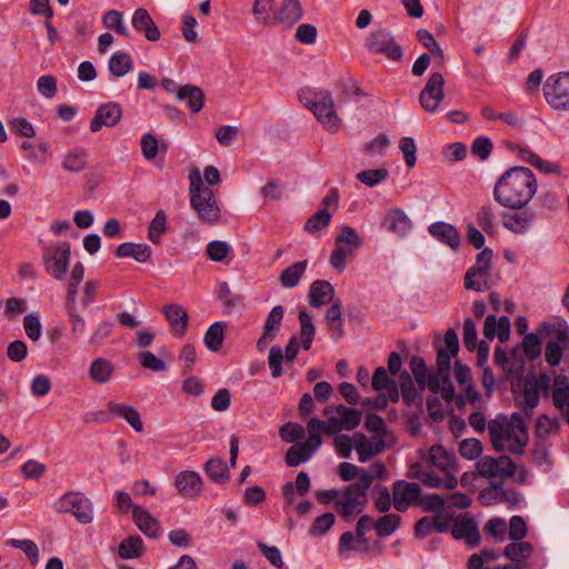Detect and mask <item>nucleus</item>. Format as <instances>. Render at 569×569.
I'll list each match as a JSON object with an SVG mask.
<instances>
[{
	"mask_svg": "<svg viewBox=\"0 0 569 569\" xmlns=\"http://www.w3.org/2000/svg\"><path fill=\"white\" fill-rule=\"evenodd\" d=\"M103 26L107 29L113 30L117 33L124 36L127 38L130 37L129 29L123 23V16L118 10H109L104 13L102 18Z\"/></svg>",
	"mask_w": 569,
	"mask_h": 569,
	"instance_id": "49530a36",
	"label": "nucleus"
},
{
	"mask_svg": "<svg viewBox=\"0 0 569 569\" xmlns=\"http://www.w3.org/2000/svg\"><path fill=\"white\" fill-rule=\"evenodd\" d=\"M56 512L70 513L81 525L93 521V503L80 491H68L63 493L53 505Z\"/></svg>",
	"mask_w": 569,
	"mask_h": 569,
	"instance_id": "20e7f679",
	"label": "nucleus"
},
{
	"mask_svg": "<svg viewBox=\"0 0 569 569\" xmlns=\"http://www.w3.org/2000/svg\"><path fill=\"white\" fill-rule=\"evenodd\" d=\"M459 452L461 457L468 460H475L480 457L482 452V445L480 440L470 438L460 442Z\"/></svg>",
	"mask_w": 569,
	"mask_h": 569,
	"instance_id": "338daca9",
	"label": "nucleus"
},
{
	"mask_svg": "<svg viewBox=\"0 0 569 569\" xmlns=\"http://www.w3.org/2000/svg\"><path fill=\"white\" fill-rule=\"evenodd\" d=\"M166 229H167L166 212L163 210H159L149 224V228H148L149 240L154 244H159L161 242V236L166 232Z\"/></svg>",
	"mask_w": 569,
	"mask_h": 569,
	"instance_id": "a18cd8bd",
	"label": "nucleus"
},
{
	"mask_svg": "<svg viewBox=\"0 0 569 569\" xmlns=\"http://www.w3.org/2000/svg\"><path fill=\"white\" fill-rule=\"evenodd\" d=\"M113 371V365L109 360L98 358L90 365L89 377L97 383H107L111 379Z\"/></svg>",
	"mask_w": 569,
	"mask_h": 569,
	"instance_id": "72a5a7b5",
	"label": "nucleus"
},
{
	"mask_svg": "<svg viewBox=\"0 0 569 569\" xmlns=\"http://www.w3.org/2000/svg\"><path fill=\"white\" fill-rule=\"evenodd\" d=\"M133 68V60L129 53L123 51L114 52L109 60V71L116 78L123 77Z\"/></svg>",
	"mask_w": 569,
	"mask_h": 569,
	"instance_id": "c9c22d12",
	"label": "nucleus"
},
{
	"mask_svg": "<svg viewBox=\"0 0 569 569\" xmlns=\"http://www.w3.org/2000/svg\"><path fill=\"white\" fill-rule=\"evenodd\" d=\"M509 425L508 417L503 413H499L488 422L490 441L497 452H503L506 449L503 441H511L515 437Z\"/></svg>",
	"mask_w": 569,
	"mask_h": 569,
	"instance_id": "dca6fc26",
	"label": "nucleus"
},
{
	"mask_svg": "<svg viewBox=\"0 0 569 569\" xmlns=\"http://www.w3.org/2000/svg\"><path fill=\"white\" fill-rule=\"evenodd\" d=\"M483 335L489 340L498 337L501 342L507 341L510 335L509 318L507 316H501L498 319L495 315L487 316L483 326Z\"/></svg>",
	"mask_w": 569,
	"mask_h": 569,
	"instance_id": "5701e85b",
	"label": "nucleus"
},
{
	"mask_svg": "<svg viewBox=\"0 0 569 569\" xmlns=\"http://www.w3.org/2000/svg\"><path fill=\"white\" fill-rule=\"evenodd\" d=\"M567 397H569L568 378L563 375H558L555 378V390L552 393V399L555 406L559 410H563Z\"/></svg>",
	"mask_w": 569,
	"mask_h": 569,
	"instance_id": "8fccbe9b",
	"label": "nucleus"
},
{
	"mask_svg": "<svg viewBox=\"0 0 569 569\" xmlns=\"http://www.w3.org/2000/svg\"><path fill=\"white\" fill-rule=\"evenodd\" d=\"M108 411L113 417L124 419L134 431L141 432L143 430V423L140 418V413L132 406L109 401Z\"/></svg>",
	"mask_w": 569,
	"mask_h": 569,
	"instance_id": "bb28decb",
	"label": "nucleus"
},
{
	"mask_svg": "<svg viewBox=\"0 0 569 569\" xmlns=\"http://www.w3.org/2000/svg\"><path fill=\"white\" fill-rule=\"evenodd\" d=\"M122 116V109L117 102L101 104L90 122L91 132H98L103 126L114 127Z\"/></svg>",
	"mask_w": 569,
	"mask_h": 569,
	"instance_id": "a211bd4d",
	"label": "nucleus"
},
{
	"mask_svg": "<svg viewBox=\"0 0 569 569\" xmlns=\"http://www.w3.org/2000/svg\"><path fill=\"white\" fill-rule=\"evenodd\" d=\"M23 329L26 336L32 340L37 341L41 337L42 326L40 322V317L37 313H28L23 318Z\"/></svg>",
	"mask_w": 569,
	"mask_h": 569,
	"instance_id": "bf43d9fd",
	"label": "nucleus"
},
{
	"mask_svg": "<svg viewBox=\"0 0 569 569\" xmlns=\"http://www.w3.org/2000/svg\"><path fill=\"white\" fill-rule=\"evenodd\" d=\"M167 320L172 327L174 337L181 338L186 335L188 328L189 316L187 310L180 305H168L162 309Z\"/></svg>",
	"mask_w": 569,
	"mask_h": 569,
	"instance_id": "412c9836",
	"label": "nucleus"
},
{
	"mask_svg": "<svg viewBox=\"0 0 569 569\" xmlns=\"http://www.w3.org/2000/svg\"><path fill=\"white\" fill-rule=\"evenodd\" d=\"M179 101L187 100L191 113H198L204 104V92L201 88L192 84L180 86L177 90Z\"/></svg>",
	"mask_w": 569,
	"mask_h": 569,
	"instance_id": "cd10ccee",
	"label": "nucleus"
},
{
	"mask_svg": "<svg viewBox=\"0 0 569 569\" xmlns=\"http://www.w3.org/2000/svg\"><path fill=\"white\" fill-rule=\"evenodd\" d=\"M535 173L526 167L517 166L508 169L496 182L493 198L502 207L522 209L537 192Z\"/></svg>",
	"mask_w": 569,
	"mask_h": 569,
	"instance_id": "f257e3e1",
	"label": "nucleus"
},
{
	"mask_svg": "<svg viewBox=\"0 0 569 569\" xmlns=\"http://www.w3.org/2000/svg\"><path fill=\"white\" fill-rule=\"evenodd\" d=\"M131 23L138 32H143L147 40L157 41L160 39V30L146 9H137L133 12Z\"/></svg>",
	"mask_w": 569,
	"mask_h": 569,
	"instance_id": "4be33fe9",
	"label": "nucleus"
},
{
	"mask_svg": "<svg viewBox=\"0 0 569 569\" xmlns=\"http://www.w3.org/2000/svg\"><path fill=\"white\" fill-rule=\"evenodd\" d=\"M331 213L328 209H319L313 213L305 223V231L308 233H315L329 226L331 221Z\"/></svg>",
	"mask_w": 569,
	"mask_h": 569,
	"instance_id": "09e8293b",
	"label": "nucleus"
},
{
	"mask_svg": "<svg viewBox=\"0 0 569 569\" xmlns=\"http://www.w3.org/2000/svg\"><path fill=\"white\" fill-rule=\"evenodd\" d=\"M336 243L349 247V251L352 252L362 246V240L352 227L343 226L341 233L336 237Z\"/></svg>",
	"mask_w": 569,
	"mask_h": 569,
	"instance_id": "603ef678",
	"label": "nucleus"
},
{
	"mask_svg": "<svg viewBox=\"0 0 569 569\" xmlns=\"http://www.w3.org/2000/svg\"><path fill=\"white\" fill-rule=\"evenodd\" d=\"M428 231L436 240L453 250H457L461 244V236L451 223L437 221L428 227Z\"/></svg>",
	"mask_w": 569,
	"mask_h": 569,
	"instance_id": "6ab92c4d",
	"label": "nucleus"
},
{
	"mask_svg": "<svg viewBox=\"0 0 569 569\" xmlns=\"http://www.w3.org/2000/svg\"><path fill=\"white\" fill-rule=\"evenodd\" d=\"M139 361L142 368L149 369L154 372H161L167 370L166 362L150 351L140 352Z\"/></svg>",
	"mask_w": 569,
	"mask_h": 569,
	"instance_id": "774afa93",
	"label": "nucleus"
},
{
	"mask_svg": "<svg viewBox=\"0 0 569 569\" xmlns=\"http://www.w3.org/2000/svg\"><path fill=\"white\" fill-rule=\"evenodd\" d=\"M302 17V8L299 0H283L274 18L279 23L293 24Z\"/></svg>",
	"mask_w": 569,
	"mask_h": 569,
	"instance_id": "c756f323",
	"label": "nucleus"
},
{
	"mask_svg": "<svg viewBox=\"0 0 569 569\" xmlns=\"http://www.w3.org/2000/svg\"><path fill=\"white\" fill-rule=\"evenodd\" d=\"M382 224L387 230L392 231L400 237L407 236L412 228L411 220L406 212L399 208L390 210L386 214Z\"/></svg>",
	"mask_w": 569,
	"mask_h": 569,
	"instance_id": "a878e982",
	"label": "nucleus"
},
{
	"mask_svg": "<svg viewBox=\"0 0 569 569\" xmlns=\"http://www.w3.org/2000/svg\"><path fill=\"white\" fill-rule=\"evenodd\" d=\"M533 547L527 541H513L503 549V556L510 559L512 562L523 565L526 567V560L531 556Z\"/></svg>",
	"mask_w": 569,
	"mask_h": 569,
	"instance_id": "7c9ffc66",
	"label": "nucleus"
},
{
	"mask_svg": "<svg viewBox=\"0 0 569 569\" xmlns=\"http://www.w3.org/2000/svg\"><path fill=\"white\" fill-rule=\"evenodd\" d=\"M538 332L541 338H548L545 348V359L551 367H557L562 360L565 350L569 349V326L565 320L543 322Z\"/></svg>",
	"mask_w": 569,
	"mask_h": 569,
	"instance_id": "7ed1b4c3",
	"label": "nucleus"
},
{
	"mask_svg": "<svg viewBox=\"0 0 569 569\" xmlns=\"http://www.w3.org/2000/svg\"><path fill=\"white\" fill-rule=\"evenodd\" d=\"M133 521L138 528L150 538H158L161 535V527L159 521L150 515L144 508L133 506L132 513Z\"/></svg>",
	"mask_w": 569,
	"mask_h": 569,
	"instance_id": "393cba45",
	"label": "nucleus"
},
{
	"mask_svg": "<svg viewBox=\"0 0 569 569\" xmlns=\"http://www.w3.org/2000/svg\"><path fill=\"white\" fill-rule=\"evenodd\" d=\"M308 261H297L286 268L280 277V283L283 288L291 289L296 287L307 269Z\"/></svg>",
	"mask_w": 569,
	"mask_h": 569,
	"instance_id": "473e14b6",
	"label": "nucleus"
},
{
	"mask_svg": "<svg viewBox=\"0 0 569 569\" xmlns=\"http://www.w3.org/2000/svg\"><path fill=\"white\" fill-rule=\"evenodd\" d=\"M547 103L557 111H569V72L553 73L543 84Z\"/></svg>",
	"mask_w": 569,
	"mask_h": 569,
	"instance_id": "423d86ee",
	"label": "nucleus"
},
{
	"mask_svg": "<svg viewBox=\"0 0 569 569\" xmlns=\"http://www.w3.org/2000/svg\"><path fill=\"white\" fill-rule=\"evenodd\" d=\"M445 79L440 72H432L419 96L421 107L427 112H435L445 98Z\"/></svg>",
	"mask_w": 569,
	"mask_h": 569,
	"instance_id": "9b49d317",
	"label": "nucleus"
},
{
	"mask_svg": "<svg viewBox=\"0 0 569 569\" xmlns=\"http://www.w3.org/2000/svg\"><path fill=\"white\" fill-rule=\"evenodd\" d=\"M372 518L368 515H363L359 518L356 527V536L351 531H346L340 536L339 539V552L345 553L349 550L367 551L368 539L366 532L370 529Z\"/></svg>",
	"mask_w": 569,
	"mask_h": 569,
	"instance_id": "1a4fd4ad",
	"label": "nucleus"
},
{
	"mask_svg": "<svg viewBox=\"0 0 569 569\" xmlns=\"http://www.w3.org/2000/svg\"><path fill=\"white\" fill-rule=\"evenodd\" d=\"M456 540H463L465 543L475 548L480 542V532L477 522L467 513L460 515L450 528Z\"/></svg>",
	"mask_w": 569,
	"mask_h": 569,
	"instance_id": "f8f14e48",
	"label": "nucleus"
},
{
	"mask_svg": "<svg viewBox=\"0 0 569 569\" xmlns=\"http://www.w3.org/2000/svg\"><path fill=\"white\" fill-rule=\"evenodd\" d=\"M393 507L399 512H405L408 507L416 502L421 489L418 483L397 480L392 486Z\"/></svg>",
	"mask_w": 569,
	"mask_h": 569,
	"instance_id": "4468645a",
	"label": "nucleus"
},
{
	"mask_svg": "<svg viewBox=\"0 0 569 569\" xmlns=\"http://www.w3.org/2000/svg\"><path fill=\"white\" fill-rule=\"evenodd\" d=\"M367 47L370 52L385 54L388 59L395 61L400 60L403 56L400 44L386 30L372 32L368 38Z\"/></svg>",
	"mask_w": 569,
	"mask_h": 569,
	"instance_id": "9d476101",
	"label": "nucleus"
},
{
	"mask_svg": "<svg viewBox=\"0 0 569 569\" xmlns=\"http://www.w3.org/2000/svg\"><path fill=\"white\" fill-rule=\"evenodd\" d=\"M375 507L379 512H387L391 507V498L387 487L376 485L372 489Z\"/></svg>",
	"mask_w": 569,
	"mask_h": 569,
	"instance_id": "0e129e2a",
	"label": "nucleus"
},
{
	"mask_svg": "<svg viewBox=\"0 0 569 569\" xmlns=\"http://www.w3.org/2000/svg\"><path fill=\"white\" fill-rule=\"evenodd\" d=\"M70 254L71 246L68 241L44 246L41 254L44 270L57 280L66 279Z\"/></svg>",
	"mask_w": 569,
	"mask_h": 569,
	"instance_id": "39448f33",
	"label": "nucleus"
},
{
	"mask_svg": "<svg viewBox=\"0 0 569 569\" xmlns=\"http://www.w3.org/2000/svg\"><path fill=\"white\" fill-rule=\"evenodd\" d=\"M386 448L385 440L382 437H372L363 448H357L358 459L360 462H367L375 456L381 453Z\"/></svg>",
	"mask_w": 569,
	"mask_h": 569,
	"instance_id": "de8ad7c7",
	"label": "nucleus"
},
{
	"mask_svg": "<svg viewBox=\"0 0 569 569\" xmlns=\"http://www.w3.org/2000/svg\"><path fill=\"white\" fill-rule=\"evenodd\" d=\"M493 252L490 248H483L476 258V264L470 267L465 276V288L483 292L489 289L488 278L491 268Z\"/></svg>",
	"mask_w": 569,
	"mask_h": 569,
	"instance_id": "6e6552de",
	"label": "nucleus"
},
{
	"mask_svg": "<svg viewBox=\"0 0 569 569\" xmlns=\"http://www.w3.org/2000/svg\"><path fill=\"white\" fill-rule=\"evenodd\" d=\"M299 352L298 339L296 336H292L284 349V353L281 348L278 346H272L269 350V367L271 369V376L273 378H278L282 375V361L286 359L289 362H292Z\"/></svg>",
	"mask_w": 569,
	"mask_h": 569,
	"instance_id": "2eb2a0df",
	"label": "nucleus"
},
{
	"mask_svg": "<svg viewBox=\"0 0 569 569\" xmlns=\"http://www.w3.org/2000/svg\"><path fill=\"white\" fill-rule=\"evenodd\" d=\"M8 546L16 547L23 551V553L28 557V559L32 563H37L39 560V549L38 546L29 539L24 540H18V539H10L6 542Z\"/></svg>",
	"mask_w": 569,
	"mask_h": 569,
	"instance_id": "680f3d73",
	"label": "nucleus"
},
{
	"mask_svg": "<svg viewBox=\"0 0 569 569\" xmlns=\"http://www.w3.org/2000/svg\"><path fill=\"white\" fill-rule=\"evenodd\" d=\"M151 248L146 243L123 242L116 249L118 258L131 257L138 262H146L151 257Z\"/></svg>",
	"mask_w": 569,
	"mask_h": 569,
	"instance_id": "c85d7f7f",
	"label": "nucleus"
},
{
	"mask_svg": "<svg viewBox=\"0 0 569 569\" xmlns=\"http://www.w3.org/2000/svg\"><path fill=\"white\" fill-rule=\"evenodd\" d=\"M21 149L23 151H29L27 156L28 159L40 163H44L49 158V143L43 140H40L37 144L23 141L21 143Z\"/></svg>",
	"mask_w": 569,
	"mask_h": 569,
	"instance_id": "c03bdc74",
	"label": "nucleus"
},
{
	"mask_svg": "<svg viewBox=\"0 0 569 569\" xmlns=\"http://www.w3.org/2000/svg\"><path fill=\"white\" fill-rule=\"evenodd\" d=\"M410 370L416 379V382L419 386V389L422 391L426 389V378L428 375L427 363L426 361L418 356H412L409 362Z\"/></svg>",
	"mask_w": 569,
	"mask_h": 569,
	"instance_id": "5fc2aeb1",
	"label": "nucleus"
},
{
	"mask_svg": "<svg viewBox=\"0 0 569 569\" xmlns=\"http://www.w3.org/2000/svg\"><path fill=\"white\" fill-rule=\"evenodd\" d=\"M341 499L335 501L336 510L345 521H350L353 513H361L367 505V500L356 495L348 488H345Z\"/></svg>",
	"mask_w": 569,
	"mask_h": 569,
	"instance_id": "f3484780",
	"label": "nucleus"
},
{
	"mask_svg": "<svg viewBox=\"0 0 569 569\" xmlns=\"http://www.w3.org/2000/svg\"><path fill=\"white\" fill-rule=\"evenodd\" d=\"M477 325L470 317L465 319L462 340L466 349L470 352L477 348Z\"/></svg>",
	"mask_w": 569,
	"mask_h": 569,
	"instance_id": "69168bd1",
	"label": "nucleus"
},
{
	"mask_svg": "<svg viewBox=\"0 0 569 569\" xmlns=\"http://www.w3.org/2000/svg\"><path fill=\"white\" fill-rule=\"evenodd\" d=\"M307 429L319 430L327 435H336L343 429L340 418L330 416L328 421L320 420L318 418H311L307 422Z\"/></svg>",
	"mask_w": 569,
	"mask_h": 569,
	"instance_id": "37998d69",
	"label": "nucleus"
},
{
	"mask_svg": "<svg viewBox=\"0 0 569 569\" xmlns=\"http://www.w3.org/2000/svg\"><path fill=\"white\" fill-rule=\"evenodd\" d=\"M479 476L490 479L499 476V462L497 458L490 456L481 457L477 462Z\"/></svg>",
	"mask_w": 569,
	"mask_h": 569,
	"instance_id": "6e6d98bb",
	"label": "nucleus"
},
{
	"mask_svg": "<svg viewBox=\"0 0 569 569\" xmlns=\"http://www.w3.org/2000/svg\"><path fill=\"white\" fill-rule=\"evenodd\" d=\"M226 323L217 321L211 325L204 333L203 343L212 352H217L221 349L224 338Z\"/></svg>",
	"mask_w": 569,
	"mask_h": 569,
	"instance_id": "e433bc0d",
	"label": "nucleus"
},
{
	"mask_svg": "<svg viewBox=\"0 0 569 569\" xmlns=\"http://www.w3.org/2000/svg\"><path fill=\"white\" fill-rule=\"evenodd\" d=\"M357 481L347 488L353 491L356 495L367 500V491L375 480V476L371 472L361 468L359 475L356 477Z\"/></svg>",
	"mask_w": 569,
	"mask_h": 569,
	"instance_id": "3c124183",
	"label": "nucleus"
},
{
	"mask_svg": "<svg viewBox=\"0 0 569 569\" xmlns=\"http://www.w3.org/2000/svg\"><path fill=\"white\" fill-rule=\"evenodd\" d=\"M305 106L309 108L317 120L322 126L331 131L336 132L339 128L340 119L335 111V102L329 92H317L313 97L305 102Z\"/></svg>",
	"mask_w": 569,
	"mask_h": 569,
	"instance_id": "0eeeda50",
	"label": "nucleus"
},
{
	"mask_svg": "<svg viewBox=\"0 0 569 569\" xmlns=\"http://www.w3.org/2000/svg\"><path fill=\"white\" fill-rule=\"evenodd\" d=\"M144 552L143 540L139 536H130L123 539L118 547V555L122 559L139 558Z\"/></svg>",
	"mask_w": 569,
	"mask_h": 569,
	"instance_id": "f704fd0d",
	"label": "nucleus"
},
{
	"mask_svg": "<svg viewBox=\"0 0 569 569\" xmlns=\"http://www.w3.org/2000/svg\"><path fill=\"white\" fill-rule=\"evenodd\" d=\"M539 336L540 335L533 332L525 335L522 342L512 349L511 356L516 357L517 351L521 349L529 360L533 361L538 359L542 351L541 339Z\"/></svg>",
	"mask_w": 569,
	"mask_h": 569,
	"instance_id": "2f4dec72",
	"label": "nucleus"
},
{
	"mask_svg": "<svg viewBox=\"0 0 569 569\" xmlns=\"http://www.w3.org/2000/svg\"><path fill=\"white\" fill-rule=\"evenodd\" d=\"M559 428L557 419H550L547 415H540L536 422V437L545 439Z\"/></svg>",
	"mask_w": 569,
	"mask_h": 569,
	"instance_id": "052dcab7",
	"label": "nucleus"
},
{
	"mask_svg": "<svg viewBox=\"0 0 569 569\" xmlns=\"http://www.w3.org/2000/svg\"><path fill=\"white\" fill-rule=\"evenodd\" d=\"M88 163V153L83 149L69 151L62 161V168L69 172H81Z\"/></svg>",
	"mask_w": 569,
	"mask_h": 569,
	"instance_id": "58836bf2",
	"label": "nucleus"
},
{
	"mask_svg": "<svg viewBox=\"0 0 569 569\" xmlns=\"http://www.w3.org/2000/svg\"><path fill=\"white\" fill-rule=\"evenodd\" d=\"M401 517L396 513H387L378 518L373 525L377 535L381 538L392 535L400 526Z\"/></svg>",
	"mask_w": 569,
	"mask_h": 569,
	"instance_id": "a19ab883",
	"label": "nucleus"
},
{
	"mask_svg": "<svg viewBox=\"0 0 569 569\" xmlns=\"http://www.w3.org/2000/svg\"><path fill=\"white\" fill-rule=\"evenodd\" d=\"M298 318L300 323L299 336L301 339V347L303 350H309L311 348V343L316 333V328L312 322V318L306 310H301L299 312Z\"/></svg>",
	"mask_w": 569,
	"mask_h": 569,
	"instance_id": "4c0bfd02",
	"label": "nucleus"
},
{
	"mask_svg": "<svg viewBox=\"0 0 569 569\" xmlns=\"http://www.w3.org/2000/svg\"><path fill=\"white\" fill-rule=\"evenodd\" d=\"M513 212H503L501 216L502 224L506 229L523 234L535 223L537 214L527 206L522 209H515Z\"/></svg>",
	"mask_w": 569,
	"mask_h": 569,
	"instance_id": "ddd939ff",
	"label": "nucleus"
},
{
	"mask_svg": "<svg viewBox=\"0 0 569 569\" xmlns=\"http://www.w3.org/2000/svg\"><path fill=\"white\" fill-rule=\"evenodd\" d=\"M174 486L186 498H194L201 493L202 479L196 471L186 470L177 475Z\"/></svg>",
	"mask_w": 569,
	"mask_h": 569,
	"instance_id": "aec40b11",
	"label": "nucleus"
},
{
	"mask_svg": "<svg viewBox=\"0 0 569 569\" xmlns=\"http://www.w3.org/2000/svg\"><path fill=\"white\" fill-rule=\"evenodd\" d=\"M523 415L527 419H531L535 409L538 407L540 401L539 392L531 383H527L523 390Z\"/></svg>",
	"mask_w": 569,
	"mask_h": 569,
	"instance_id": "13d9d810",
	"label": "nucleus"
},
{
	"mask_svg": "<svg viewBox=\"0 0 569 569\" xmlns=\"http://www.w3.org/2000/svg\"><path fill=\"white\" fill-rule=\"evenodd\" d=\"M336 517L332 512H326L317 517L309 529L311 536H323L335 525Z\"/></svg>",
	"mask_w": 569,
	"mask_h": 569,
	"instance_id": "4d7b16f0",
	"label": "nucleus"
},
{
	"mask_svg": "<svg viewBox=\"0 0 569 569\" xmlns=\"http://www.w3.org/2000/svg\"><path fill=\"white\" fill-rule=\"evenodd\" d=\"M333 296L335 288L327 280H315L309 287L308 298L312 308H320L327 302H331L335 300Z\"/></svg>",
	"mask_w": 569,
	"mask_h": 569,
	"instance_id": "b1692460",
	"label": "nucleus"
},
{
	"mask_svg": "<svg viewBox=\"0 0 569 569\" xmlns=\"http://www.w3.org/2000/svg\"><path fill=\"white\" fill-rule=\"evenodd\" d=\"M204 472L213 482H224L229 479L227 463L220 458H210L204 463Z\"/></svg>",
	"mask_w": 569,
	"mask_h": 569,
	"instance_id": "ea45409f",
	"label": "nucleus"
},
{
	"mask_svg": "<svg viewBox=\"0 0 569 569\" xmlns=\"http://www.w3.org/2000/svg\"><path fill=\"white\" fill-rule=\"evenodd\" d=\"M495 212L491 204H485L477 212V222L478 226L482 229L483 232L488 234L493 233L495 224H493Z\"/></svg>",
	"mask_w": 569,
	"mask_h": 569,
	"instance_id": "e2e57ef3",
	"label": "nucleus"
},
{
	"mask_svg": "<svg viewBox=\"0 0 569 569\" xmlns=\"http://www.w3.org/2000/svg\"><path fill=\"white\" fill-rule=\"evenodd\" d=\"M388 170L385 168L363 170L357 174V179L368 186L375 187L388 178Z\"/></svg>",
	"mask_w": 569,
	"mask_h": 569,
	"instance_id": "864d4df0",
	"label": "nucleus"
},
{
	"mask_svg": "<svg viewBox=\"0 0 569 569\" xmlns=\"http://www.w3.org/2000/svg\"><path fill=\"white\" fill-rule=\"evenodd\" d=\"M399 386L401 389L402 400L406 405L410 406L419 399L421 401V397L419 396L412 378L408 371H402L399 375Z\"/></svg>",
	"mask_w": 569,
	"mask_h": 569,
	"instance_id": "79ce46f5",
	"label": "nucleus"
},
{
	"mask_svg": "<svg viewBox=\"0 0 569 569\" xmlns=\"http://www.w3.org/2000/svg\"><path fill=\"white\" fill-rule=\"evenodd\" d=\"M189 193L191 208L197 211L198 218L209 224L216 223L220 218V208L213 191L203 184L201 172L192 168L189 172Z\"/></svg>",
	"mask_w": 569,
	"mask_h": 569,
	"instance_id": "f03ea898",
	"label": "nucleus"
}]
</instances>
